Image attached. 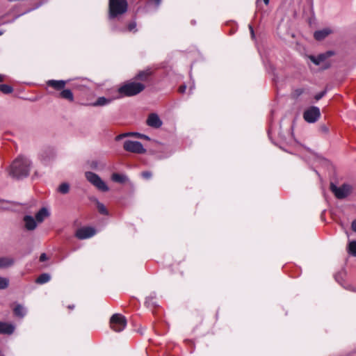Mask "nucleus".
Returning a JSON list of instances; mask_svg holds the SVG:
<instances>
[{
	"instance_id": "32",
	"label": "nucleus",
	"mask_w": 356,
	"mask_h": 356,
	"mask_svg": "<svg viewBox=\"0 0 356 356\" xmlns=\"http://www.w3.org/2000/svg\"><path fill=\"white\" fill-rule=\"evenodd\" d=\"M326 94V90L322 91L315 95L316 100L321 99Z\"/></svg>"
},
{
	"instance_id": "8",
	"label": "nucleus",
	"mask_w": 356,
	"mask_h": 356,
	"mask_svg": "<svg viewBox=\"0 0 356 356\" xmlns=\"http://www.w3.org/2000/svg\"><path fill=\"white\" fill-rule=\"evenodd\" d=\"M321 116L320 109L317 106H311L305 111L303 113L304 120L309 123L316 122Z\"/></svg>"
},
{
	"instance_id": "10",
	"label": "nucleus",
	"mask_w": 356,
	"mask_h": 356,
	"mask_svg": "<svg viewBox=\"0 0 356 356\" xmlns=\"http://www.w3.org/2000/svg\"><path fill=\"white\" fill-rule=\"evenodd\" d=\"M147 124L152 128L158 129L162 126V121L156 113H150L147 118Z\"/></svg>"
},
{
	"instance_id": "38",
	"label": "nucleus",
	"mask_w": 356,
	"mask_h": 356,
	"mask_svg": "<svg viewBox=\"0 0 356 356\" xmlns=\"http://www.w3.org/2000/svg\"><path fill=\"white\" fill-rule=\"evenodd\" d=\"M249 29L250 30L252 38H254V33L252 26L251 25H249Z\"/></svg>"
},
{
	"instance_id": "15",
	"label": "nucleus",
	"mask_w": 356,
	"mask_h": 356,
	"mask_svg": "<svg viewBox=\"0 0 356 356\" xmlns=\"http://www.w3.org/2000/svg\"><path fill=\"white\" fill-rule=\"evenodd\" d=\"M332 33V31L331 29L324 28L323 29L315 31L314 33V37L316 40H322Z\"/></svg>"
},
{
	"instance_id": "7",
	"label": "nucleus",
	"mask_w": 356,
	"mask_h": 356,
	"mask_svg": "<svg viewBox=\"0 0 356 356\" xmlns=\"http://www.w3.org/2000/svg\"><path fill=\"white\" fill-rule=\"evenodd\" d=\"M330 190L338 199L346 197L351 192L352 187L349 184H344L337 187L334 184H330Z\"/></svg>"
},
{
	"instance_id": "41",
	"label": "nucleus",
	"mask_w": 356,
	"mask_h": 356,
	"mask_svg": "<svg viewBox=\"0 0 356 356\" xmlns=\"http://www.w3.org/2000/svg\"><path fill=\"white\" fill-rule=\"evenodd\" d=\"M49 154H50L51 157H52V158H53V157H54V152H53L51 150H49Z\"/></svg>"
},
{
	"instance_id": "20",
	"label": "nucleus",
	"mask_w": 356,
	"mask_h": 356,
	"mask_svg": "<svg viewBox=\"0 0 356 356\" xmlns=\"http://www.w3.org/2000/svg\"><path fill=\"white\" fill-rule=\"evenodd\" d=\"M60 97L61 98L69 100L70 102L74 101V95L72 91L69 89H63V90L60 93Z\"/></svg>"
},
{
	"instance_id": "28",
	"label": "nucleus",
	"mask_w": 356,
	"mask_h": 356,
	"mask_svg": "<svg viewBox=\"0 0 356 356\" xmlns=\"http://www.w3.org/2000/svg\"><path fill=\"white\" fill-rule=\"evenodd\" d=\"M10 207V204L8 201L0 199V210L8 209Z\"/></svg>"
},
{
	"instance_id": "31",
	"label": "nucleus",
	"mask_w": 356,
	"mask_h": 356,
	"mask_svg": "<svg viewBox=\"0 0 356 356\" xmlns=\"http://www.w3.org/2000/svg\"><path fill=\"white\" fill-rule=\"evenodd\" d=\"M128 30L129 31L136 32V22H132L128 25Z\"/></svg>"
},
{
	"instance_id": "29",
	"label": "nucleus",
	"mask_w": 356,
	"mask_h": 356,
	"mask_svg": "<svg viewBox=\"0 0 356 356\" xmlns=\"http://www.w3.org/2000/svg\"><path fill=\"white\" fill-rule=\"evenodd\" d=\"M9 284L8 279L0 276V289H4L8 287Z\"/></svg>"
},
{
	"instance_id": "37",
	"label": "nucleus",
	"mask_w": 356,
	"mask_h": 356,
	"mask_svg": "<svg viewBox=\"0 0 356 356\" xmlns=\"http://www.w3.org/2000/svg\"><path fill=\"white\" fill-rule=\"evenodd\" d=\"M353 231L356 232V220H353L351 225Z\"/></svg>"
},
{
	"instance_id": "26",
	"label": "nucleus",
	"mask_w": 356,
	"mask_h": 356,
	"mask_svg": "<svg viewBox=\"0 0 356 356\" xmlns=\"http://www.w3.org/2000/svg\"><path fill=\"white\" fill-rule=\"evenodd\" d=\"M0 90L4 94H10L13 92V89L8 85L1 84L0 85Z\"/></svg>"
},
{
	"instance_id": "4",
	"label": "nucleus",
	"mask_w": 356,
	"mask_h": 356,
	"mask_svg": "<svg viewBox=\"0 0 356 356\" xmlns=\"http://www.w3.org/2000/svg\"><path fill=\"white\" fill-rule=\"evenodd\" d=\"M85 177L86 179L99 191L106 192L109 190L106 184L96 173L90 171L86 172Z\"/></svg>"
},
{
	"instance_id": "44",
	"label": "nucleus",
	"mask_w": 356,
	"mask_h": 356,
	"mask_svg": "<svg viewBox=\"0 0 356 356\" xmlns=\"http://www.w3.org/2000/svg\"><path fill=\"white\" fill-rule=\"evenodd\" d=\"M69 308H70V309H73V308H74V306H69Z\"/></svg>"
},
{
	"instance_id": "22",
	"label": "nucleus",
	"mask_w": 356,
	"mask_h": 356,
	"mask_svg": "<svg viewBox=\"0 0 356 356\" xmlns=\"http://www.w3.org/2000/svg\"><path fill=\"white\" fill-rule=\"evenodd\" d=\"M51 279V276L48 273H42L38 276L35 282L39 284H43L48 282Z\"/></svg>"
},
{
	"instance_id": "35",
	"label": "nucleus",
	"mask_w": 356,
	"mask_h": 356,
	"mask_svg": "<svg viewBox=\"0 0 356 356\" xmlns=\"http://www.w3.org/2000/svg\"><path fill=\"white\" fill-rule=\"evenodd\" d=\"M47 259V256L45 253H42L41 254L40 257V261H44Z\"/></svg>"
},
{
	"instance_id": "43",
	"label": "nucleus",
	"mask_w": 356,
	"mask_h": 356,
	"mask_svg": "<svg viewBox=\"0 0 356 356\" xmlns=\"http://www.w3.org/2000/svg\"><path fill=\"white\" fill-rule=\"evenodd\" d=\"M42 157L43 160H46V157L43 154L42 155Z\"/></svg>"
},
{
	"instance_id": "42",
	"label": "nucleus",
	"mask_w": 356,
	"mask_h": 356,
	"mask_svg": "<svg viewBox=\"0 0 356 356\" xmlns=\"http://www.w3.org/2000/svg\"><path fill=\"white\" fill-rule=\"evenodd\" d=\"M3 76L0 74V81H3Z\"/></svg>"
},
{
	"instance_id": "33",
	"label": "nucleus",
	"mask_w": 356,
	"mask_h": 356,
	"mask_svg": "<svg viewBox=\"0 0 356 356\" xmlns=\"http://www.w3.org/2000/svg\"><path fill=\"white\" fill-rule=\"evenodd\" d=\"M136 134H132L131 136H135L138 138H144V139H146V140H149V136H145L144 134H139V133H136Z\"/></svg>"
},
{
	"instance_id": "5",
	"label": "nucleus",
	"mask_w": 356,
	"mask_h": 356,
	"mask_svg": "<svg viewBox=\"0 0 356 356\" xmlns=\"http://www.w3.org/2000/svg\"><path fill=\"white\" fill-rule=\"evenodd\" d=\"M110 325L111 329L115 332H121L125 328L127 321L122 314H115L111 318Z\"/></svg>"
},
{
	"instance_id": "45",
	"label": "nucleus",
	"mask_w": 356,
	"mask_h": 356,
	"mask_svg": "<svg viewBox=\"0 0 356 356\" xmlns=\"http://www.w3.org/2000/svg\"><path fill=\"white\" fill-rule=\"evenodd\" d=\"M3 34V32L0 31V35Z\"/></svg>"
},
{
	"instance_id": "24",
	"label": "nucleus",
	"mask_w": 356,
	"mask_h": 356,
	"mask_svg": "<svg viewBox=\"0 0 356 356\" xmlns=\"http://www.w3.org/2000/svg\"><path fill=\"white\" fill-rule=\"evenodd\" d=\"M70 191V185L67 183H63L58 187V191L62 194H66Z\"/></svg>"
},
{
	"instance_id": "11",
	"label": "nucleus",
	"mask_w": 356,
	"mask_h": 356,
	"mask_svg": "<svg viewBox=\"0 0 356 356\" xmlns=\"http://www.w3.org/2000/svg\"><path fill=\"white\" fill-rule=\"evenodd\" d=\"M24 227L26 230L32 231L37 227V221L33 216L26 215L23 218Z\"/></svg>"
},
{
	"instance_id": "18",
	"label": "nucleus",
	"mask_w": 356,
	"mask_h": 356,
	"mask_svg": "<svg viewBox=\"0 0 356 356\" xmlns=\"http://www.w3.org/2000/svg\"><path fill=\"white\" fill-rule=\"evenodd\" d=\"M119 97H117L118 98ZM116 99V97H115ZM115 98H106L104 97H99L95 102L92 104L93 106H104L109 104Z\"/></svg>"
},
{
	"instance_id": "2",
	"label": "nucleus",
	"mask_w": 356,
	"mask_h": 356,
	"mask_svg": "<svg viewBox=\"0 0 356 356\" xmlns=\"http://www.w3.org/2000/svg\"><path fill=\"white\" fill-rule=\"evenodd\" d=\"M128 3L126 0H109V18H114L127 12Z\"/></svg>"
},
{
	"instance_id": "34",
	"label": "nucleus",
	"mask_w": 356,
	"mask_h": 356,
	"mask_svg": "<svg viewBox=\"0 0 356 356\" xmlns=\"http://www.w3.org/2000/svg\"><path fill=\"white\" fill-rule=\"evenodd\" d=\"M142 176L145 179H149L152 177V173L149 171L143 172Z\"/></svg>"
},
{
	"instance_id": "14",
	"label": "nucleus",
	"mask_w": 356,
	"mask_h": 356,
	"mask_svg": "<svg viewBox=\"0 0 356 356\" xmlns=\"http://www.w3.org/2000/svg\"><path fill=\"white\" fill-rule=\"evenodd\" d=\"M15 330V326L9 323L0 321V334H11Z\"/></svg>"
},
{
	"instance_id": "39",
	"label": "nucleus",
	"mask_w": 356,
	"mask_h": 356,
	"mask_svg": "<svg viewBox=\"0 0 356 356\" xmlns=\"http://www.w3.org/2000/svg\"><path fill=\"white\" fill-rule=\"evenodd\" d=\"M154 1V3H156V5L158 6L161 2V0H153Z\"/></svg>"
},
{
	"instance_id": "27",
	"label": "nucleus",
	"mask_w": 356,
	"mask_h": 356,
	"mask_svg": "<svg viewBox=\"0 0 356 356\" xmlns=\"http://www.w3.org/2000/svg\"><path fill=\"white\" fill-rule=\"evenodd\" d=\"M96 203L99 212L104 215H108V211L105 206L98 200H96Z\"/></svg>"
},
{
	"instance_id": "36",
	"label": "nucleus",
	"mask_w": 356,
	"mask_h": 356,
	"mask_svg": "<svg viewBox=\"0 0 356 356\" xmlns=\"http://www.w3.org/2000/svg\"><path fill=\"white\" fill-rule=\"evenodd\" d=\"M186 90V86L185 85H182V86H181L179 87V92H181V93H184V92H185Z\"/></svg>"
},
{
	"instance_id": "6",
	"label": "nucleus",
	"mask_w": 356,
	"mask_h": 356,
	"mask_svg": "<svg viewBox=\"0 0 356 356\" xmlns=\"http://www.w3.org/2000/svg\"><path fill=\"white\" fill-rule=\"evenodd\" d=\"M123 148L125 151L134 154H144L146 149L139 141L127 140L124 143Z\"/></svg>"
},
{
	"instance_id": "17",
	"label": "nucleus",
	"mask_w": 356,
	"mask_h": 356,
	"mask_svg": "<svg viewBox=\"0 0 356 356\" xmlns=\"http://www.w3.org/2000/svg\"><path fill=\"white\" fill-rule=\"evenodd\" d=\"M49 216L47 209L43 207L40 209L35 214V220L38 223L42 222L46 218Z\"/></svg>"
},
{
	"instance_id": "19",
	"label": "nucleus",
	"mask_w": 356,
	"mask_h": 356,
	"mask_svg": "<svg viewBox=\"0 0 356 356\" xmlns=\"http://www.w3.org/2000/svg\"><path fill=\"white\" fill-rule=\"evenodd\" d=\"M111 179L118 183H124L128 181V178L126 175L119 173H113L111 176Z\"/></svg>"
},
{
	"instance_id": "9",
	"label": "nucleus",
	"mask_w": 356,
	"mask_h": 356,
	"mask_svg": "<svg viewBox=\"0 0 356 356\" xmlns=\"http://www.w3.org/2000/svg\"><path fill=\"white\" fill-rule=\"evenodd\" d=\"M96 233V231L94 228L90 227H84L79 229L75 236L79 239H86L92 237Z\"/></svg>"
},
{
	"instance_id": "21",
	"label": "nucleus",
	"mask_w": 356,
	"mask_h": 356,
	"mask_svg": "<svg viewBox=\"0 0 356 356\" xmlns=\"http://www.w3.org/2000/svg\"><path fill=\"white\" fill-rule=\"evenodd\" d=\"M13 311L15 315L20 318H23L26 314V309L22 305L19 304L15 306Z\"/></svg>"
},
{
	"instance_id": "12",
	"label": "nucleus",
	"mask_w": 356,
	"mask_h": 356,
	"mask_svg": "<svg viewBox=\"0 0 356 356\" xmlns=\"http://www.w3.org/2000/svg\"><path fill=\"white\" fill-rule=\"evenodd\" d=\"M15 264V259L12 257H0V270L6 269L13 266Z\"/></svg>"
},
{
	"instance_id": "40",
	"label": "nucleus",
	"mask_w": 356,
	"mask_h": 356,
	"mask_svg": "<svg viewBox=\"0 0 356 356\" xmlns=\"http://www.w3.org/2000/svg\"><path fill=\"white\" fill-rule=\"evenodd\" d=\"M260 0H257V3H258ZM266 5L269 3V0H263Z\"/></svg>"
},
{
	"instance_id": "25",
	"label": "nucleus",
	"mask_w": 356,
	"mask_h": 356,
	"mask_svg": "<svg viewBox=\"0 0 356 356\" xmlns=\"http://www.w3.org/2000/svg\"><path fill=\"white\" fill-rule=\"evenodd\" d=\"M151 74V72L149 70L143 71L139 72L136 78L140 80L145 81L147 79V76Z\"/></svg>"
},
{
	"instance_id": "13",
	"label": "nucleus",
	"mask_w": 356,
	"mask_h": 356,
	"mask_svg": "<svg viewBox=\"0 0 356 356\" xmlns=\"http://www.w3.org/2000/svg\"><path fill=\"white\" fill-rule=\"evenodd\" d=\"M67 81L63 80H49L47 81V85L49 87L54 88L56 90H63Z\"/></svg>"
},
{
	"instance_id": "23",
	"label": "nucleus",
	"mask_w": 356,
	"mask_h": 356,
	"mask_svg": "<svg viewBox=\"0 0 356 356\" xmlns=\"http://www.w3.org/2000/svg\"><path fill=\"white\" fill-rule=\"evenodd\" d=\"M348 252L352 256L356 257V241H353L349 243Z\"/></svg>"
},
{
	"instance_id": "30",
	"label": "nucleus",
	"mask_w": 356,
	"mask_h": 356,
	"mask_svg": "<svg viewBox=\"0 0 356 356\" xmlns=\"http://www.w3.org/2000/svg\"><path fill=\"white\" fill-rule=\"evenodd\" d=\"M132 134H135V132H127V133H124V134H120L115 137V140L116 141L120 140L121 139H122L125 137H127V136H130Z\"/></svg>"
},
{
	"instance_id": "1",
	"label": "nucleus",
	"mask_w": 356,
	"mask_h": 356,
	"mask_svg": "<svg viewBox=\"0 0 356 356\" xmlns=\"http://www.w3.org/2000/svg\"><path fill=\"white\" fill-rule=\"evenodd\" d=\"M31 167L30 161L24 156H19L11 164L10 175L15 178L21 179L29 175Z\"/></svg>"
},
{
	"instance_id": "16",
	"label": "nucleus",
	"mask_w": 356,
	"mask_h": 356,
	"mask_svg": "<svg viewBox=\"0 0 356 356\" xmlns=\"http://www.w3.org/2000/svg\"><path fill=\"white\" fill-rule=\"evenodd\" d=\"M332 55V51H327L325 54H321L318 55V56H310L309 58L314 64H316V65H318L321 63H322L327 58L330 57Z\"/></svg>"
},
{
	"instance_id": "3",
	"label": "nucleus",
	"mask_w": 356,
	"mask_h": 356,
	"mask_svg": "<svg viewBox=\"0 0 356 356\" xmlns=\"http://www.w3.org/2000/svg\"><path fill=\"white\" fill-rule=\"evenodd\" d=\"M144 88L145 86L143 83L129 82L120 87L118 92L121 95L130 97L140 93Z\"/></svg>"
}]
</instances>
